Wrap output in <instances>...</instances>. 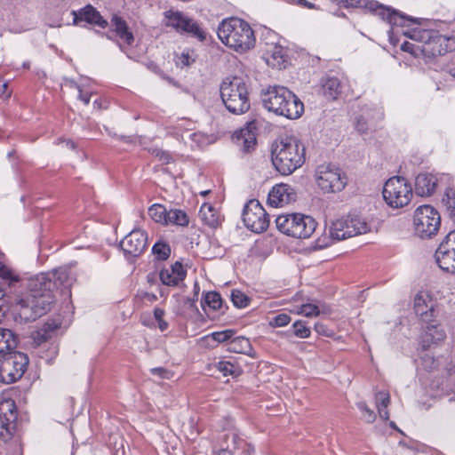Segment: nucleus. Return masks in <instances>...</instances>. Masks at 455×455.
<instances>
[{"label": "nucleus", "instance_id": "f257e3e1", "mask_svg": "<svg viewBox=\"0 0 455 455\" xmlns=\"http://www.w3.org/2000/svg\"><path fill=\"white\" fill-rule=\"evenodd\" d=\"M74 278L67 267L41 273L28 280V291L17 301L18 314L26 322L45 315L54 301V291L69 295Z\"/></svg>", "mask_w": 455, "mask_h": 455}, {"label": "nucleus", "instance_id": "f03ea898", "mask_svg": "<svg viewBox=\"0 0 455 455\" xmlns=\"http://www.w3.org/2000/svg\"><path fill=\"white\" fill-rule=\"evenodd\" d=\"M410 18L411 19V17ZM412 22L390 30V33L395 35L402 34L412 40L422 41L423 48L421 49V54L427 58L443 55L455 50V36L439 35L433 30H425L418 27L409 28L411 25L417 23L415 19L412 18Z\"/></svg>", "mask_w": 455, "mask_h": 455}, {"label": "nucleus", "instance_id": "7ed1b4c3", "mask_svg": "<svg viewBox=\"0 0 455 455\" xmlns=\"http://www.w3.org/2000/svg\"><path fill=\"white\" fill-rule=\"evenodd\" d=\"M377 230L375 222L361 213H350L347 217L337 220L329 228V235H324L316 241V246L325 248L333 241H340L349 237Z\"/></svg>", "mask_w": 455, "mask_h": 455}, {"label": "nucleus", "instance_id": "20e7f679", "mask_svg": "<svg viewBox=\"0 0 455 455\" xmlns=\"http://www.w3.org/2000/svg\"><path fill=\"white\" fill-rule=\"evenodd\" d=\"M305 146L299 139L287 137L272 144V164L281 174L290 175L305 163Z\"/></svg>", "mask_w": 455, "mask_h": 455}, {"label": "nucleus", "instance_id": "39448f33", "mask_svg": "<svg viewBox=\"0 0 455 455\" xmlns=\"http://www.w3.org/2000/svg\"><path fill=\"white\" fill-rule=\"evenodd\" d=\"M261 100L268 111L289 119L299 118L304 111L300 100L284 86L274 85L262 90Z\"/></svg>", "mask_w": 455, "mask_h": 455}, {"label": "nucleus", "instance_id": "423d86ee", "mask_svg": "<svg viewBox=\"0 0 455 455\" xmlns=\"http://www.w3.org/2000/svg\"><path fill=\"white\" fill-rule=\"evenodd\" d=\"M218 36L223 44L239 52H245L255 45V36L251 26L239 18L223 20L218 28Z\"/></svg>", "mask_w": 455, "mask_h": 455}, {"label": "nucleus", "instance_id": "0eeeda50", "mask_svg": "<svg viewBox=\"0 0 455 455\" xmlns=\"http://www.w3.org/2000/svg\"><path fill=\"white\" fill-rule=\"evenodd\" d=\"M220 97L227 109L233 114H243L250 108L247 84L242 77H227L220 84Z\"/></svg>", "mask_w": 455, "mask_h": 455}, {"label": "nucleus", "instance_id": "6e6552de", "mask_svg": "<svg viewBox=\"0 0 455 455\" xmlns=\"http://www.w3.org/2000/svg\"><path fill=\"white\" fill-rule=\"evenodd\" d=\"M346 8H360L366 9L369 12L379 16L386 20L390 26L391 30L403 27L405 24L412 22L413 20L409 16L385 6L374 0H332Z\"/></svg>", "mask_w": 455, "mask_h": 455}, {"label": "nucleus", "instance_id": "1a4fd4ad", "mask_svg": "<svg viewBox=\"0 0 455 455\" xmlns=\"http://www.w3.org/2000/svg\"><path fill=\"white\" fill-rule=\"evenodd\" d=\"M277 229L286 235L306 239L315 231L317 223L308 215L302 213L281 214L275 219Z\"/></svg>", "mask_w": 455, "mask_h": 455}, {"label": "nucleus", "instance_id": "9d476101", "mask_svg": "<svg viewBox=\"0 0 455 455\" xmlns=\"http://www.w3.org/2000/svg\"><path fill=\"white\" fill-rule=\"evenodd\" d=\"M163 24L180 34H187L204 41L206 32L192 18L180 11L168 10L164 12Z\"/></svg>", "mask_w": 455, "mask_h": 455}, {"label": "nucleus", "instance_id": "9b49d317", "mask_svg": "<svg viewBox=\"0 0 455 455\" xmlns=\"http://www.w3.org/2000/svg\"><path fill=\"white\" fill-rule=\"evenodd\" d=\"M382 194L387 205L392 208H402L410 203L412 189L404 178L395 176L386 181Z\"/></svg>", "mask_w": 455, "mask_h": 455}, {"label": "nucleus", "instance_id": "f8f14e48", "mask_svg": "<svg viewBox=\"0 0 455 455\" xmlns=\"http://www.w3.org/2000/svg\"><path fill=\"white\" fill-rule=\"evenodd\" d=\"M413 225L414 232L418 236L431 238L440 228V214L433 206L421 205L414 212Z\"/></svg>", "mask_w": 455, "mask_h": 455}, {"label": "nucleus", "instance_id": "ddd939ff", "mask_svg": "<svg viewBox=\"0 0 455 455\" xmlns=\"http://www.w3.org/2000/svg\"><path fill=\"white\" fill-rule=\"evenodd\" d=\"M28 364V356L20 352H9L0 356V381L11 384L20 379Z\"/></svg>", "mask_w": 455, "mask_h": 455}, {"label": "nucleus", "instance_id": "4468645a", "mask_svg": "<svg viewBox=\"0 0 455 455\" xmlns=\"http://www.w3.org/2000/svg\"><path fill=\"white\" fill-rule=\"evenodd\" d=\"M317 186L324 192L341 191L347 184V177L339 167L321 164L315 172Z\"/></svg>", "mask_w": 455, "mask_h": 455}, {"label": "nucleus", "instance_id": "2eb2a0df", "mask_svg": "<svg viewBox=\"0 0 455 455\" xmlns=\"http://www.w3.org/2000/svg\"><path fill=\"white\" fill-rule=\"evenodd\" d=\"M243 220L247 228L255 233L265 231L269 225V216L257 200H251L245 205Z\"/></svg>", "mask_w": 455, "mask_h": 455}, {"label": "nucleus", "instance_id": "dca6fc26", "mask_svg": "<svg viewBox=\"0 0 455 455\" xmlns=\"http://www.w3.org/2000/svg\"><path fill=\"white\" fill-rule=\"evenodd\" d=\"M16 406L12 399L0 401V439L7 442L12 439L16 429Z\"/></svg>", "mask_w": 455, "mask_h": 455}, {"label": "nucleus", "instance_id": "f3484780", "mask_svg": "<svg viewBox=\"0 0 455 455\" xmlns=\"http://www.w3.org/2000/svg\"><path fill=\"white\" fill-rule=\"evenodd\" d=\"M126 257L140 256L148 246V235L141 229H133L120 243Z\"/></svg>", "mask_w": 455, "mask_h": 455}, {"label": "nucleus", "instance_id": "a211bd4d", "mask_svg": "<svg viewBox=\"0 0 455 455\" xmlns=\"http://www.w3.org/2000/svg\"><path fill=\"white\" fill-rule=\"evenodd\" d=\"M441 177L430 172H420L415 178L414 189L417 196H431L435 194Z\"/></svg>", "mask_w": 455, "mask_h": 455}, {"label": "nucleus", "instance_id": "6ab92c4d", "mask_svg": "<svg viewBox=\"0 0 455 455\" xmlns=\"http://www.w3.org/2000/svg\"><path fill=\"white\" fill-rule=\"evenodd\" d=\"M414 311L422 322H434L435 302L427 291H419L414 297Z\"/></svg>", "mask_w": 455, "mask_h": 455}, {"label": "nucleus", "instance_id": "aec40b11", "mask_svg": "<svg viewBox=\"0 0 455 455\" xmlns=\"http://www.w3.org/2000/svg\"><path fill=\"white\" fill-rule=\"evenodd\" d=\"M296 193L288 184H278L273 187L268 194V204L271 206L281 207L295 201Z\"/></svg>", "mask_w": 455, "mask_h": 455}, {"label": "nucleus", "instance_id": "412c9836", "mask_svg": "<svg viewBox=\"0 0 455 455\" xmlns=\"http://www.w3.org/2000/svg\"><path fill=\"white\" fill-rule=\"evenodd\" d=\"M74 24L79 25L82 21L97 25L102 28H106L108 22L102 18L100 12L92 5H86L79 11H72Z\"/></svg>", "mask_w": 455, "mask_h": 455}, {"label": "nucleus", "instance_id": "4be33fe9", "mask_svg": "<svg viewBox=\"0 0 455 455\" xmlns=\"http://www.w3.org/2000/svg\"><path fill=\"white\" fill-rule=\"evenodd\" d=\"M159 276L164 285L176 286L184 280L186 272L181 263L175 262L169 267L162 269Z\"/></svg>", "mask_w": 455, "mask_h": 455}, {"label": "nucleus", "instance_id": "5701e85b", "mask_svg": "<svg viewBox=\"0 0 455 455\" xmlns=\"http://www.w3.org/2000/svg\"><path fill=\"white\" fill-rule=\"evenodd\" d=\"M113 31L118 36V44L122 51H124L126 46L132 44L134 41L133 35L129 31L126 22L118 16H114L111 20Z\"/></svg>", "mask_w": 455, "mask_h": 455}, {"label": "nucleus", "instance_id": "b1692460", "mask_svg": "<svg viewBox=\"0 0 455 455\" xmlns=\"http://www.w3.org/2000/svg\"><path fill=\"white\" fill-rule=\"evenodd\" d=\"M435 259L443 271L455 274V251L438 247L435 252Z\"/></svg>", "mask_w": 455, "mask_h": 455}, {"label": "nucleus", "instance_id": "393cba45", "mask_svg": "<svg viewBox=\"0 0 455 455\" xmlns=\"http://www.w3.org/2000/svg\"><path fill=\"white\" fill-rule=\"evenodd\" d=\"M426 323L427 325L422 336L423 347H429L431 344H435L445 339V331L439 324L433 323L432 322Z\"/></svg>", "mask_w": 455, "mask_h": 455}, {"label": "nucleus", "instance_id": "a878e982", "mask_svg": "<svg viewBox=\"0 0 455 455\" xmlns=\"http://www.w3.org/2000/svg\"><path fill=\"white\" fill-rule=\"evenodd\" d=\"M200 220L208 227L216 228L221 223V216L210 204H204L199 211Z\"/></svg>", "mask_w": 455, "mask_h": 455}, {"label": "nucleus", "instance_id": "bb28decb", "mask_svg": "<svg viewBox=\"0 0 455 455\" xmlns=\"http://www.w3.org/2000/svg\"><path fill=\"white\" fill-rule=\"evenodd\" d=\"M342 84L338 77L331 76L323 80L322 92L328 100H336L342 92Z\"/></svg>", "mask_w": 455, "mask_h": 455}, {"label": "nucleus", "instance_id": "cd10ccee", "mask_svg": "<svg viewBox=\"0 0 455 455\" xmlns=\"http://www.w3.org/2000/svg\"><path fill=\"white\" fill-rule=\"evenodd\" d=\"M58 320H49L44 326L33 334L34 341L40 345L52 338V334L60 328Z\"/></svg>", "mask_w": 455, "mask_h": 455}, {"label": "nucleus", "instance_id": "c85d7f7f", "mask_svg": "<svg viewBox=\"0 0 455 455\" xmlns=\"http://www.w3.org/2000/svg\"><path fill=\"white\" fill-rule=\"evenodd\" d=\"M373 114L365 113L358 116L355 120V129L361 133H366L375 120L381 119L383 113L379 108L373 110Z\"/></svg>", "mask_w": 455, "mask_h": 455}, {"label": "nucleus", "instance_id": "c756f323", "mask_svg": "<svg viewBox=\"0 0 455 455\" xmlns=\"http://www.w3.org/2000/svg\"><path fill=\"white\" fill-rule=\"evenodd\" d=\"M17 347V339L13 332L8 329L0 328V356L7 355Z\"/></svg>", "mask_w": 455, "mask_h": 455}, {"label": "nucleus", "instance_id": "7c9ffc66", "mask_svg": "<svg viewBox=\"0 0 455 455\" xmlns=\"http://www.w3.org/2000/svg\"><path fill=\"white\" fill-rule=\"evenodd\" d=\"M211 370L214 371H217L222 373V375L224 377H227V376L236 377V376H239L242 371L240 367H238L237 365H235L234 363H232L229 361H224V360H220L218 362L212 363L211 364Z\"/></svg>", "mask_w": 455, "mask_h": 455}, {"label": "nucleus", "instance_id": "2f4dec72", "mask_svg": "<svg viewBox=\"0 0 455 455\" xmlns=\"http://www.w3.org/2000/svg\"><path fill=\"white\" fill-rule=\"evenodd\" d=\"M375 401L379 417L384 420H387L389 419V412L387 411V406L390 403L389 394L385 391L378 392L375 395Z\"/></svg>", "mask_w": 455, "mask_h": 455}, {"label": "nucleus", "instance_id": "473e14b6", "mask_svg": "<svg viewBox=\"0 0 455 455\" xmlns=\"http://www.w3.org/2000/svg\"><path fill=\"white\" fill-rule=\"evenodd\" d=\"M329 308L325 305H315L312 303L302 304L297 310V314L307 317L318 316L321 314H327Z\"/></svg>", "mask_w": 455, "mask_h": 455}, {"label": "nucleus", "instance_id": "72a5a7b5", "mask_svg": "<svg viewBox=\"0 0 455 455\" xmlns=\"http://www.w3.org/2000/svg\"><path fill=\"white\" fill-rule=\"evenodd\" d=\"M228 349L235 353L249 354L251 350V342L244 337L232 338L229 344Z\"/></svg>", "mask_w": 455, "mask_h": 455}, {"label": "nucleus", "instance_id": "f704fd0d", "mask_svg": "<svg viewBox=\"0 0 455 455\" xmlns=\"http://www.w3.org/2000/svg\"><path fill=\"white\" fill-rule=\"evenodd\" d=\"M189 222L187 213L181 210L172 209L168 211L165 224H173L181 227L188 226Z\"/></svg>", "mask_w": 455, "mask_h": 455}, {"label": "nucleus", "instance_id": "c9c22d12", "mask_svg": "<svg viewBox=\"0 0 455 455\" xmlns=\"http://www.w3.org/2000/svg\"><path fill=\"white\" fill-rule=\"evenodd\" d=\"M443 206L451 218H455V189L446 188L441 201Z\"/></svg>", "mask_w": 455, "mask_h": 455}, {"label": "nucleus", "instance_id": "e433bc0d", "mask_svg": "<svg viewBox=\"0 0 455 455\" xmlns=\"http://www.w3.org/2000/svg\"><path fill=\"white\" fill-rule=\"evenodd\" d=\"M168 211L162 204H155L148 209V215L156 223L165 224Z\"/></svg>", "mask_w": 455, "mask_h": 455}, {"label": "nucleus", "instance_id": "4c0bfd02", "mask_svg": "<svg viewBox=\"0 0 455 455\" xmlns=\"http://www.w3.org/2000/svg\"><path fill=\"white\" fill-rule=\"evenodd\" d=\"M230 297L234 306L238 308L246 307L251 301L250 298L239 290H233Z\"/></svg>", "mask_w": 455, "mask_h": 455}, {"label": "nucleus", "instance_id": "58836bf2", "mask_svg": "<svg viewBox=\"0 0 455 455\" xmlns=\"http://www.w3.org/2000/svg\"><path fill=\"white\" fill-rule=\"evenodd\" d=\"M0 278L7 283L8 285H12L19 281V276L2 262H0Z\"/></svg>", "mask_w": 455, "mask_h": 455}, {"label": "nucleus", "instance_id": "ea45409f", "mask_svg": "<svg viewBox=\"0 0 455 455\" xmlns=\"http://www.w3.org/2000/svg\"><path fill=\"white\" fill-rule=\"evenodd\" d=\"M204 302L211 308L217 310L221 307L222 299L220 293L216 291H209L204 296Z\"/></svg>", "mask_w": 455, "mask_h": 455}, {"label": "nucleus", "instance_id": "a19ab883", "mask_svg": "<svg viewBox=\"0 0 455 455\" xmlns=\"http://www.w3.org/2000/svg\"><path fill=\"white\" fill-rule=\"evenodd\" d=\"M152 251L157 259H166L170 256L171 248L167 243L158 242L154 244Z\"/></svg>", "mask_w": 455, "mask_h": 455}, {"label": "nucleus", "instance_id": "79ce46f5", "mask_svg": "<svg viewBox=\"0 0 455 455\" xmlns=\"http://www.w3.org/2000/svg\"><path fill=\"white\" fill-rule=\"evenodd\" d=\"M357 408L362 412L363 419L367 423H372L376 419L375 412L368 407L365 402L356 403Z\"/></svg>", "mask_w": 455, "mask_h": 455}, {"label": "nucleus", "instance_id": "37998d69", "mask_svg": "<svg viewBox=\"0 0 455 455\" xmlns=\"http://www.w3.org/2000/svg\"><path fill=\"white\" fill-rule=\"evenodd\" d=\"M418 44H412L410 42H404L401 44V50L403 52H410L415 57H419L421 54V49L423 48V42L418 41Z\"/></svg>", "mask_w": 455, "mask_h": 455}, {"label": "nucleus", "instance_id": "c03bdc74", "mask_svg": "<svg viewBox=\"0 0 455 455\" xmlns=\"http://www.w3.org/2000/svg\"><path fill=\"white\" fill-rule=\"evenodd\" d=\"M293 332L299 338H308L310 336V329L305 325L302 321H296L293 325Z\"/></svg>", "mask_w": 455, "mask_h": 455}, {"label": "nucleus", "instance_id": "a18cd8bd", "mask_svg": "<svg viewBox=\"0 0 455 455\" xmlns=\"http://www.w3.org/2000/svg\"><path fill=\"white\" fill-rule=\"evenodd\" d=\"M234 331L233 330H225L221 331H215L211 334V338L217 341L218 343L225 342L228 340H231V339L234 336Z\"/></svg>", "mask_w": 455, "mask_h": 455}, {"label": "nucleus", "instance_id": "49530a36", "mask_svg": "<svg viewBox=\"0 0 455 455\" xmlns=\"http://www.w3.org/2000/svg\"><path fill=\"white\" fill-rule=\"evenodd\" d=\"M291 322V317L288 314H279L274 316L270 321L269 324L272 327H283L286 326Z\"/></svg>", "mask_w": 455, "mask_h": 455}, {"label": "nucleus", "instance_id": "de8ad7c7", "mask_svg": "<svg viewBox=\"0 0 455 455\" xmlns=\"http://www.w3.org/2000/svg\"><path fill=\"white\" fill-rule=\"evenodd\" d=\"M438 247L455 251V230L450 232Z\"/></svg>", "mask_w": 455, "mask_h": 455}, {"label": "nucleus", "instance_id": "09e8293b", "mask_svg": "<svg viewBox=\"0 0 455 455\" xmlns=\"http://www.w3.org/2000/svg\"><path fill=\"white\" fill-rule=\"evenodd\" d=\"M194 62L195 59L188 52H183L180 56H178L176 60L177 66L180 68L189 67Z\"/></svg>", "mask_w": 455, "mask_h": 455}, {"label": "nucleus", "instance_id": "8fccbe9b", "mask_svg": "<svg viewBox=\"0 0 455 455\" xmlns=\"http://www.w3.org/2000/svg\"><path fill=\"white\" fill-rule=\"evenodd\" d=\"M242 136L243 140V150L250 151L256 144V139L253 134H251L249 131H242Z\"/></svg>", "mask_w": 455, "mask_h": 455}, {"label": "nucleus", "instance_id": "3c124183", "mask_svg": "<svg viewBox=\"0 0 455 455\" xmlns=\"http://www.w3.org/2000/svg\"><path fill=\"white\" fill-rule=\"evenodd\" d=\"M152 155L162 161L164 164H168L172 160V156L167 151H164L161 148H153L151 151Z\"/></svg>", "mask_w": 455, "mask_h": 455}, {"label": "nucleus", "instance_id": "603ef678", "mask_svg": "<svg viewBox=\"0 0 455 455\" xmlns=\"http://www.w3.org/2000/svg\"><path fill=\"white\" fill-rule=\"evenodd\" d=\"M150 371L153 375H156L161 379H169L173 376V373L171 371L162 367L153 368Z\"/></svg>", "mask_w": 455, "mask_h": 455}, {"label": "nucleus", "instance_id": "864d4df0", "mask_svg": "<svg viewBox=\"0 0 455 455\" xmlns=\"http://www.w3.org/2000/svg\"><path fill=\"white\" fill-rule=\"evenodd\" d=\"M226 436L228 438L231 437L234 449L239 448L243 444L244 446H246L247 451H251V447L249 444L245 443L243 440L239 438L235 433H231V436H229V435H226Z\"/></svg>", "mask_w": 455, "mask_h": 455}, {"label": "nucleus", "instance_id": "5fc2aeb1", "mask_svg": "<svg viewBox=\"0 0 455 455\" xmlns=\"http://www.w3.org/2000/svg\"><path fill=\"white\" fill-rule=\"evenodd\" d=\"M272 59L276 61V64L278 66H281L284 63L285 60L283 55V49L282 48H275L273 53H272Z\"/></svg>", "mask_w": 455, "mask_h": 455}, {"label": "nucleus", "instance_id": "6e6d98bb", "mask_svg": "<svg viewBox=\"0 0 455 455\" xmlns=\"http://www.w3.org/2000/svg\"><path fill=\"white\" fill-rule=\"evenodd\" d=\"M76 87L78 89L79 91V99L85 104V105H88L89 102H90V97L91 95L89 93H84L80 88V86H78L77 84H75Z\"/></svg>", "mask_w": 455, "mask_h": 455}, {"label": "nucleus", "instance_id": "4d7b16f0", "mask_svg": "<svg viewBox=\"0 0 455 455\" xmlns=\"http://www.w3.org/2000/svg\"><path fill=\"white\" fill-rule=\"evenodd\" d=\"M287 2L293 4L300 5L302 7H307V8L313 7V4H310L309 2H307V0H287Z\"/></svg>", "mask_w": 455, "mask_h": 455}, {"label": "nucleus", "instance_id": "13d9d810", "mask_svg": "<svg viewBox=\"0 0 455 455\" xmlns=\"http://www.w3.org/2000/svg\"><path fill=\"white\" fill-rule=\"evenodd\" d=\"M154 316H155V319L156 320V322H158L159 320H162L164 316V310L161 309L159 307H156L154 309Z\"/></svg>", "mask_w": 455, "mask_h": 455}, {"label": "nucleus", "instance_id": "bf43d9fd", "mask_svg": "<svg viewBox=\"0 0 455 455\" xmlns=\"http://www.w3.org/2000/svg\"><path fill=\"white\" fill-rule=\"evenodd\" d=\"M65 143L66 147L70 148V149H75L76 148V143L70 140H63V139H59L58 140V144L59 143Z\"/></svg>", "mask_w": 455, "mask_h": 455}, {"label": "nucleus", "instance_id": "052dcab7", "mask_svg": "<svg viewBox=\"0 0 455 455\" xmlns=\"http://www.w3.org/2000/svg\"><path fill=\"white\" fill-rule=\"evenodd\" d=\"M230 445L228 444L226 448L220 449L218 452H216L214 455H233L231 451H229Z\"/></svg>", "mask_w": 455, "mask_h": 455}, {"label": "nucleus", "instance_id": "680f3d73", "mask_svg": "<svg viewBox=\"0 0 455 455\" xmlns=\"http://www.w3.org/2000/svg\"><path fill=\"white\" fill-rule=\"evenodd\" d=\"M157 323H158V327H159V329H160L162 331H165V330L168 328V323H167V322H165V321L164 320V318H163L162 320H159V321L157 322Z\"/></svg>", "mask_w": 455, "mask_h": 455}, {"label": "nucleus", "instance_id": "e2e57ef3", "mask_svg": "<svg viewBox=\"0 0 455 455\" xmlns=\"http://www.w3.org/2000/svg\"><path fill=\"white\" fill-rule=\"evenodd\" d=\"M323 328H324V325L322 324V323H316L315 325V329L317 332L319 333H324V331H323Z\"/></svg>", "mask_w": 455, "mask_h": 455}, {"label": "nucleus", "instance_id": "0e129e2a", "mask_svg": "<svg viewBox=\"0 0 455 455\" xmlns=\"http://www.w3.org/2000/svg\"><path fill=\"white\" fill-rule=\"evenodd\" d=\"M4 296H5L4 290L2 287H0V302H5Z\"/></svg>", "mask_w": 455, "mask_h": 455}, {"label": "nucleus", "instance_id": "69168bd1", "mask_svg": "<svg viewBox=\"0 0 455 455\" xmlns=\"http://www.w3.org/2000/svg\"><path fill=\"white\" fill-rule=\"evenodd\" d=\"M450 74H451V76L452 77H454V78H455V68H451V69H450Z\"/></svg>", "mask_w": 455, "mask_h": 455}, {"label": "nucleus", "instance_id": "338daca9", "mask_svg": "<svg viewBox=\"0 0 455 455\" xmlns=\"http://www.w3.org/2000/svg\"><path fill=\"white\" fill-rule=\"evenodd\" d=\"M443 389H444V387H443ZM445 389L446 391H451V392H453L455 390V387H448L447 386L445 387Z\"/></svg>", "mask_w": 455, "mask_h": 455}, {"label": "nucleus", "instance_id": "774afa93", "mask_svg": "<svg viewBox=\"0 0 455 455\" xmlns=\"http://www.w3.org/2000/svg\"><path fill=\"white\" fill-rule=\"evenodd\" d=\"M197 136H198V135H197L196 133H190V134H189V137H190L191 139H193V140H194L196 137H197Z\"/></svg>", "mask_w": 455, "mask_h": 455}]
</instances>
